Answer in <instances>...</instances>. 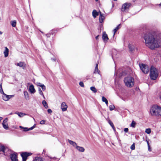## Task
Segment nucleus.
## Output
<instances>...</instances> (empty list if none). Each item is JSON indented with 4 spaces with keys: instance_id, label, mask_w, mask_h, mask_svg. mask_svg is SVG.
Wrapping results in <instances>:
<instances>
[{
    "instance_id": "nucleus-1",
    "label": "nucleus",
    "mask_w": 161,
    "mask_h": 161,
    "mask_svg": "<svg viewBox=\"0 0 161 161\" xmlns=\"http://www.w3.org/2000/svg\"><path fill=\"white\" fill-rule=\"evenodd\" d=\"M146 46L151 49L161 47V38L155 32L147 33L144 37Z\"/></svg>"
},
{
    "instance_id": "nucleus-2",
    "label": "nucleus",
    "mask_w": 161,
    "mask_h": 161,
    "mask_svg": "<svg viewBox=\"0 0 161 161\" xmlns=\"http://www.w3.org/2000/svg\"><path fill=\"white\" fill-rule=\"evenodd\" d=\"M150 113L152 116H161V107L156 105H153L150 108Z\"/></svg>"
},
{
    "instance_id": "nucleus-3",
    "label": "nucleus",
    "mask_w": 161,
    "mask_h": 161,
    "mask_svg": "<svg viewBox=\"0 0 161 161\" xmlns=\"http://www.w3.org/2000/svg\"><path fill=\"white\" fill-rule=\"evenodd\" d=\"M125 85L128 87H132L134 85V79L131 76L125 78L124 80Z\"/></svg>"
},
{
    "instance_id": "nucleus-4",
    "label": "nucleus",
    "mask_w": 161,
    "mask_h": 161,
    "mask_svg": "<svg viewBox=\"0 0 161 161\" xmlns=\"http://www.w3.org/2000/svg\"><path fill=\"white\" fill-rule=\"evenodd\" d=\"M151 78L153 80H155L158 76V72L157 69L152 66L151 67L150 71Z\"/></svg>"
},
{
    "instance_id": "nucleus-5",
    "label": "nucleus",
    "mask_w": 161,
    "mask_h": 161,
    "mask_svg": "<svg viewBox=\"0 0 161 161\" xmlns=\"http://www.w3.org/2000/svg\"><path fill=\"white\" fill-rule=\"evenodd\" d=\"M139 66L142 72L145 74H147L149 71L148 66L147 65L142 64H139Z\"/></svg>"
},
{
    "instance_id": "nucleus-6",
    "label": "nucleus",
    "mask_w": 161,
    "mask_h": 161,
    "mask_svg": "<svg viewBox=\"0 0 161 161\" xmlns=\"http://www.w3.org/2000/svg\"><path fill=\"white\" fill-rule=\"evenodd\" d=\"M131 5V4L130 3H124L122 6L121 11L124 12L126 10H128Z\"/></svg>"
},
{
    "instance_id": "nucleus-7",
    "label": "nucleus",
    "mask_w": 161,
    "mask_h": 161,
    "mask_svg": "<svg viewBox=\"0 0 161 161\" xmlns=\"http://www.w3.org/2000/svg\"><path fill=\"white\" fill-rule=\"evenodd\" d=\"M31 153L27 152L23 153L21 154V156L22 158V161H26L27 158V157L31 155Z\"/></svg>"
},
{
    "instance_id": "nucleus-8",
    "label": "nucleus",
    "mask_w": 161,
    "mask_h": 161,
    "mask_svg": "<svg viewBox=\"0 0 161 161\" xmlns=\"http://www.w3.org/2000/svg\"><path fill=\"white\" fill-rule=\"evenodd\" d=\"M128 47L130 50H138V47L135 44H129Z\"/></svg>"
},
{
    "instance_id": "nucleus-9",
    "label": "nucleus",
    "mask_w": 161,
    "mask_h": 161,
    "mask_svg": "<svg viewBox=\"0 0 161 161\" xmlns=\"http://www.w3.org/2000/svg\"><path fill=\"white\" fill-rule=\"evenodd\" d=\"M14 96V95H8L4 93L3 95V98L4 100L5 101H7L11 97H13Z\"/></svg>"
},
{
    "instance_id": "nucleus-10",
    "label": "nucleus",
    "mask_w": 161,
    "mask_h": 161,
    "mask_svg": "<svg viewBox=\"0 0 161 161\" xmlns=\"http://www.w3.org/2000/svg\"><path fill=\"white\" fill-rule=\"evenodd\" d=\"M10 157L12 161H18L16 153H14L10 155Z\"/></svg>"
},
{
    "instance_id": "nucleus-11",
    "label": "nucleus",
    "mask_w": 161,
    "mask_h": 161,
    "mask_svg": "<svg viewBox=\"0 0 161 161\" xmlns=\"http://www.w3.org/2000/svg\"><path fill=\"white\" fill-rule=\"evenodd\" d=\"M102 39L105 43L107 42L108 40L107 35L106 34L105 32H104L103 34Z\"/></svg>"
},
{
    "instance_id": "nucleus-12",
    "label": "nucleus",
    "mask_w": 161,
    "mask_h": 161,
    "mask_svg": "<svg viewBox=\"0 0 161 161\" xmlns=\"http://www.w3.org/2000/svg\"><path fill=\"white\" fill-rule=\"evenodd\" d=\"M68 106L65 102H63L61 105V108L63 111L64 112L67 110Z\"/></svg>"
},
{
    "instance_id": "nucleus-13",
    "label": "nucleus",
    "mask_w": 161,
    "mask_h": 161,
    "mask_svg": "<svg viewBox=\"0 0 161 161\" xmlns=\"http://www.w3.org/2000/svg\"><path fill=\"white\" fill-rule=\"evenodd\" d=\"M36 124H34L33 126L32 127H30L29 128H27V127H23L21 126H19V127L20 128H22V129H24V131H28V130H32V129H33L36 126Z\"/></svg>"
},
{
    "instance_id": "nucleus-14",
    "label": "nucleus",
    "mask_w": 161,
    "mask_h": 161,
    "mask_svg": "<svg viewBox=\"0 0 161 161\" xmlns=\"http://www.w3.org/2000/svg\"><path fill=\"white\" fill-rule=\"evenodd\" d=\"M29 91L31 93H34L35 92L36 90L33 85L31 84L29 88Z\"/></svg>"
},
{
    "instance_id": "nucleus-15",
    "label": "nucleus",
    "mask_w": 161,
    "mask_h": 161,
    "mask_svg": "<svg viewBox=\"0 0 161 161\" xmlns=\"http://www.w3.org/2000/svg\"><path fill=\"white\" fill-rule=\"evenodd\" d=\"M76 148L80 152H83L85 151L84 148L82 147H80L77 145Z\"/></svg>"
},
{
    "instance_id": "nucleus-16",
    "label": "nucleus",
    "mask_w": 161,
    "mask_h": 161,
    "mask_svg": "<svg viewBox=\"0 0 161 161\" xmlns=\"http://www.w3.org/2000/svg\"><path fill=\"white\" fill-rule=\"evenodd\" d=\"M100 15L99 18V22L102 23L103 22V21L105 18L104 16L100 12Z\"/></svg>"
},
{
    "instance_id": "nucleus-17",
    "label": "nucleus",
    "mask_w": 161,
    "mask_h": 161,
    "mask_svg": "<svg viewBox=\"0 0 161 161\" xmlns=\"http://www.w3.org/2000/svg\"><path fill=\"white\" fill-rule=\"evenodd\" d=\"M24 94L25 99L27 100H29V96L27 92L26 91H24Z\"/></svg>"
},
{
    "instance_id": "nucleus-18",
    "label": "nucleus",
    "mask_w": 161,
    "mask_h": 161,
    "mask_svg": "<svg viewBox=\"0 0 161 161\" xmlns=\"http://www.w3.org/2000/svg\"><path fill=\"white\" fill-rule=\"evenodd\" d=\"M68 141L70 144L72 145L74 147H76L77 145L76 143H75V142H74L69 139H68Z\"/></svg>"
},
{
    "instance_id": "nucleus-19",
    "label": "nucleus",
    "mask_w": 161,
    "mask_h": 161,
    "mask_svg": "<svg viewBox=\"0 0 161 161\" xmlns=\"http://www.w3.org/2000/svg\"><path fill=\"white\" fill-rule=\"evenodd\" d=\"M17 65L20 67H22L23 69H24V67H25V64L22 62L17 63Z\"/></svg>"
},
{
    "instance_id": "nucleus-20",
    "label": "nucleus",
    "mask_w": 161,
    "mask_h": 161,
    "mask_svg": "<svg viewBox=\"0 0 161 161\" xmlns=\"http://www.w3.org/2000/svg\"><path fill=\"white\" fill-rule=\"evenodd\" d=\"M120 25L119 24L114 30V36L115 35L116 32L120 28Z\"/></svg>"
},
{
    "instance_id": "nucleus-21",
    "label": "nucleus",
    "mask_w": 161,
    "mask_h": 161,
    "mask_svg": "<svg viewBox=\"0 0 161 161\" xmlns=\"http://www.w3.org/2000/svg\"><path fill=\"white\" fill-rule=\"evenodd\" d=\"M92 15L94 18H95L96 16L98 15V13L95 10H94L92 12Z\"/></svg>"
},
{
    "instance_id": "nucleus-22",
    "label": "nucleus",
    "mask_w": 161,
    "mask_h": 161,
    "mask_svg": "<svg viewBox=\"0 0 161 161\" xmlns=\"http://www.w3.org/2000/svg\"><path fill=\"white\" fill-rule=\"evenodd\" d=\"M98 64H96L94 71V74H96L97 73L99 74V71L98 69Z\"/></svg>"
},
{
    "instance_id": "nucleus-23",
    "label": "nucleus",
    "mask_w": 161,
    "mask_h": 161,
    "mask_svg": "<svg viewBox=\"0 0 161 161\" xmlns=\"http://www.w3.org/2000/svg\"><path fill=\"white\" fill-rule=\"evenodd\" d=\"M15 114L18 115L20 117H22L26 115L25 114L21 112H16Z\"/></svg>"
},
{
    "instance_id": "nucleus-24",
    "label": "nucleus",
    "mask_w": 161,
    "mask_h": 161,
    "mask_svg": "<svg viewBox=\"0 0 161 161\" xmlns=\"http://www.w3.org/2000/svg\"><path fill=\"white\" fill-rule=\"evenodd\" d=\"M42 103L46 108H48V106L45 100H44L42 101Z\"/></svg>"
},
{
    "instance_id": "nucleus-25",
    "label": "nucleus",
    "mask_w": 161,
    "mask_h": 161,
    "mask_svg": "<svg viewBox=\"0 0 161 161\" xmlns=\"http://www.w3.org/2000/svg\"><path fill=\"white\" fill-rule=\"evenodd\" d=\"M16 22L15 20H14L11 21V24L13 27H15L16 25Z\"/></svg>"
},
{
    "instance_id": "nucleus-26",
    "label": "nucleus",
    "mask_w": 161,
    "mask_h": 161,
    "mask_svg": "<svg viewBox=\"0 0 161 161\" xmlns=\"http://www.w3.org/2000/svg\"><path fill=\"white\" fill-rule=\"evenodd\" d=\"M91 90L94 93H95L97 92V90L95 87L92 86L90 87Z\"/></svg>"
},
{
    "instance_id": "nucleus-27",
    "label": "nucleus",
    "mask_w": 161,
    "mask_h": 161,
    "mask_svg": "<svg viewBox=\"0 0 161 161\" xmlns=\"http://www.w3.org/2000/svg\"><path fill=\"white\" fill-rule=\"evenodd\" d=\"M34 161H43L42 158L40 157H36Z\"/></svg>"
},
{
    "instance_id": "nucleus-28",
    "label": "nucleus",
    "mask_w": 161,
    "mask_h": 161,
    "mask_svg": "<svg viewBox=\"0 0 161 161\" xmlns=\"http://www.w3.org/2000/svg\"><path fill=\"white\" fill-rule=\"evenodd\" d=\"M136 122L134 121H133L130 125V126L133 128H135L136 126Z\"/></svg>"
},
{
    "instance_id": "nucleus-29",
    "label": "nucleus",
    "mask_w": 161,
    "mask_h": 161,
    "mask_svg": "<svg viewBox=\"0 0 161 161\" xmlns=\"http://www.w3.org/2000/svg\"><path fill=\"white\" fill-rule=\"evenodd\" d=\"M5 147L3 146H0V151L4 153L5 152Z\"/></svg>"
},
{
    "instance_id": "nucleus-30",
    "label": "nucleus",
    "mask_w": 161,
    "mask_h": 161,
    "mask_svg": "<svg viewBox=\"0 0 161 161\" xmlns=\"http://www.w3.org/2000/svg\"><path fill=\"white\" fill-rule=\"evenodd\" d=\"M3 127L6 130H7L8 128V126L7 124H2Z\"/></svg>"
},
{
    "instance_id": "nucleus-31",
    "label": "nucleus",
    "mask_w": 161,
    "mask_h": 161,
    "mask_svg": "<svg viewBox=\"0 0 161 161\" xmlns=\"http://www.w3.org/2000/svg\"><path fill=\"white\" fill-rule=\"evenodd\" d=\"M8 51H4L3 53L5 57H7L8 56Z\"/></svg>"
},
{
    "instance_id": "nucleus-32",
    "label": "nucleus",
    "mask_w": 161,
    "mask_h": 161,
    "mask_svg": "<svg viewBox=\"0 0 161 161\" xmlns=\"http://www.w3.org/2000/svg\"><path fill=\"white\" fill-rule=\"evenodd\" d=\"M145 132L148 134H150L151 132V130L150 128L147 129L145 130Z\"/></svg>"
},
{
    "instance_id": "nucleus-33",
    "label": "nucleus",
    "mask_w": 161,
    "mask_h": 161,
    "mask_svg": "<svg viewBox=\"0 0 161 161\" xmlns=\"http://www.w3.org/2000/svg\"><path fill=\"white\" fill-rule=\"evenodd\" d=\"M0 92L1 94H3L4 93L2 89V84H1L0 85Z\"/></svg>"
},
{
    "instance_id": "nucleus-34",
    "label": "nucleus",
    "mask_w": 161,
    "mask_h": 161,
    "mask_svg": "<svg viewBox=\"0 0 161 161\" xmlns=\"http://www.w3.org/2000/svg\"><path fill=\"white\" fill-rule=\"evenodd\" d=\"M41 87L42 88L43 91H45L46 90V87L44 84H42V85H41Z\"/></svg>"
},
{
    "instance_id": "nucleus-35",
    "label": "nucleus",
    "mask_w": 161,
    "mask_h": 161,
    "mask_svg": "<svg viewBox=\"0 0 161 161\" xmlns=\"http://www.w3.org/2000/svg\"><path fill=\"white\" fill-rule=\"evenodd\" d=\"M114 108L115 107L114 105H111L109 106V109L111 111L113 110Z\"/></svg>"
},
{
    "instance_id": "nucleus-36",
    "label": "nucleus",
    "mask_w": 161,
    "mask_h": 161,
    "mask_svg": "<svg viewBox=\"0 0 161 161\" xmlns=\"http://www.w3.org/2000/svg\"><path fill=\"white\" fill-rule=\"evenodd\" d=\"M38 90L39 92V93L41 95H43V93L40 88H38Z\"/></svg>"
},
{
    "instance_id": "nucleus-37",
    "label": "nucleus",
    "mask_w": 161,
    "mask_h": 161,
    "mask_svg": "<svg viewBox=\"0 0 161 161\" xmlns=\"http://www.w3.org/2000/svg\"><path fill=\"white\" fill-rule=\"evenodd\" d=\"M102 101L103 102H105L107 101V100L103 96L102 97Z\"/></svg>"
},
{
    "instance_id": "nucleus-38",
    "label": "nucleus",
    "mask_w": 161,
    "mask_h": 161,
    "mask_svg": "<svg viewBox=\"0 0 161 161\" xmlns=\"http://www.w3.org/2000/svg\"><path fill=\"white\" fill-rule=\"evenodd\" d=\"M130 149L132 150L135 149V145L134 143H133L130 147Z\"/></svg>"
},
{
    "instance_id": "nucleus-39",
    "label": "nucleus",
    "mask_w": 161,
    "mask_h": 161,
    "mask_svg": "<svg viewBox=\"0 0 161 161\" xmlns=\"http://www.w3.org/2000/svg\"><path fill=\"white\" fill-rule=\"evenodd\" d=\"M108 123L110 124V125L111 126V127L113 126L114 125L112 122L110 120H108Z\"/></svg>"
},
{
    "instance_id": "nucleus-40",
    "label": "nucleus",
    "mask_w": 161,
    "mask_h": 161,
    "mask_svg": "<svg viewBox=\"0 0 161 161\" xmlns=\"http://www.w3.org/2000/svg\"><path fill=\"white\" fill-rule=\"evenodd\" d=\"M45 121H46L45 120H42L40 122V123L41 125L45 124Z\"/></svg>"
},
{
    "instance_id": "nucleus-41",
    "label": "nucleus",
    "mask_w": 161,
    "mask_h": 161,
    "mask_svg": "<svg viewBox=\"0 0 161 161\" xmlns=\"http://www.w3.org/2000/svg\"><path fill=\"white\" fill-rule=\"evenodd\" d=\"M8 121V119L7 118H6L3 121V124H7V122Z\"/></svg>"
},
{
    "instance_id": "nucleus-42",
    "label": "nucleus",
    "mask_w": 161,
    "mask_h": 161,
    "mask_svg": "<svg viewBox=\"0 0 161 161\" xmlns=\"http://www.w3.org/2000/svg\"><path fill=\"white\" fill-rule=\"evenodd\" d=\"M79 85L82 87H84V85L83 82L82 81L80 82L79 83Z\"/></svg>"
},
{
    "instance_id": "nucleus-43",
    "label": "nucleus",
    "mask_w": 161,
    "mask_h": 161,
    "mask_svg": "<svg viewBox=\"0 0 161 161\" xmlns=\"http://www.w3.org/2000/svg\"><path fill=\"white\" fill-rule=\"evenodd\" d=\"M43 84H42L40 82H36V85L37 86H39L40 87H41V85H42Z\"/></svg>"
},
{
    "instance_id": "nucleus-44",
    "label": "nucleus",
    "mask_w": 161,
    "mask_h": 161,
    "mask_svg": "<svg viewBox=\"0 0 161 161\" xmlns=\"http://www.w3.org/2000/svg\"><path fill=\"white\" fill-rule=\"evenodd\" d=\"M47 112H48V113H51L52 112V110H51V109H48V110H47Z\"/></svg>"
},
{
    "instance_id": "nucleus-45",
    "label": "nucleus",
    "mask_w": 161,
    "mask_h": 161,
    "mask_svg": "<svg viewBox=\"0 0 161 161\" xmlns=\"http://www.w3.org/2000/svg\"><path fill=\"white\" fill-rule=\"evenodd\" d=\"M129 130L128 128H125L124 129V131L125 132H127Z\"/></svg>"
},
{
    "instance_id": "nucleus-46",
    "label": "nucleus",
    "mask_w": 161,
    "mask_h": 161,
    "mask_svg": "<svg viewBox=\"0 0 161 161\" xmlns=\"http://www.w3.org/2000/svg\"><path fill=\"white\" fill-rule=\"evenodd\" d=\"M112 128L113 130H114L115 131V127H114V125L113 126H112Z\"/></svg>"
},
{
    "instance_id": "nucleus-47",
    "label": "nucleus",
    "mask_w": 161,
    "mask_h": 161,
    "mask_svg": "<svg viewBox=\"0 0 161 161\" xmlns=\"http://www.w3.org/2000/svg\"><path fill=\"white\" fill-rule=\"evenodd\" d=\"M105 103L106 104L107 106H108V100L107 101L105 102Z\"/></svg>"
},
{
    "instance_id": "nucleus-48",
    "label": "nucleus",
    "mask_w": 161,
    "mask_h": 161,
    "mask_svg": "<svg viewBox=\"0 0 161 161\" xmlns=\"http://www.w3.org/2000/svg\"><path fill=\"white\" fill-rule=\"evenodd\" d=\"M98 37H99V35H98L97 36H96V39L97 40L98 39Z\"/></svg>"
},
{
    "instance_id": "nucleus-49",
    "label": "nucleus",
    "mask_w": 161,
    "mask_h": 161,
    "mask_svg": "<svg viewBox=\"0 0 161 161\" xmlns=\"http://www.w3.org/2000/svg\"><path fill=\"white\" fill-rule=\"evenodd\" d=\"M53 61H55L56 59L55 58H53L51 59Z\"/></svg>"
},
{
    "instance_id": "nucleus-50",
    "label": "nucleus",
    "mask_w": 161,
    "mask_h": 161,
    "mask_svg": "<svg viewBox=\"0 0 161 161\" xmlns=\"http://www.w3.org/2000/svg\"><path fill=\"white\" fill-rule=\"evenodd\" d=\"M5 50H8V49L7 47H5Z\"/></svg>"
},
{
    "instance_id": "nucleus-51",
    "label": "nucleus",
    "mask_w": 161,
    "mask_h": 161,
    "mask_svg": "<svg viewBox=\"0 0 161 161\" xmlns=\"http://www.w3.org/2000/svg\"><path fill=\"white\" fill-rule=\"evenodd\" d=\"M2 118L1 117H0V123L1 122V120H2Z\"/></svg>"
},
{
    "instance_id": "nucleus-52",
    "label": "nucleus",
    "mask_w": 161,
    "mask_h": 161,
    "mask_svg": "<svg viewBox=\"0 0 161 161\" xmlns=\"http://www.w3.org/2000/svg\"><path fill=\"white\" fill-rule=\"evenodd\" d=\"M3 34L2 32L0 31V35H2Z\"/></svg>"
},
{
    "instance_id": "nucleus-53",
    "label": "nucleus",
    "mask_w": 161,
    "mask_h": 161,
    "mask_svg": "<svg viewBox=\"0 0 161 161\" xmlns=\"http://www.w3.org/2000/svg\"><path fill=\"white\" fill-rule=\"evenodd\" d=\"M42 95V96L45 99V97L43 95H43Z\"/></svg>"
},
{
    "instance_id": "nucleus-54",
    "label": "nucleus",
    "mask_w": 161,
    "mask_h": 161,
    "mask_svg": "<svg viewBox=\"0 0 161 161\" xmlns=\"http://www.w3.org/2000/svg\"><path fill=\"white\" fill-rule=\"evenodd\" d=\"M98 0H95V1H96V2L97 1H98Z\"/></svg>"
},
{
    "instance_id": "nucleus-55",
    "label": "nucleus",
    "mask_w": 161,
    "mask_h": 161,
    "mask_svg": "<svg viewBox=\"0 0 161 161\" xmlns=\"http://www.w3.org/2000/svg\"><path fill=\"white\" fill-rule=\"evenodd\" d=\"M148 147H149V144H148Z\"/></svg>"
},
{
    "instance_id": "nucleus-56",
    "label": "nucleus",
    "mask_w": 161,
    "mask_h": 161,
    "mask_svg": "<svg viewBox=\"0 0 161 161\" xmlns=\"http://www.w3.org/2000/svg\"><path fill=\"white\" fill-rule=\"evenodd\" d=\"M160 5H161V3H160V4H159Z\"/></svg>"
},
{
    "instance_id": "nucleus-57",
    "label": "nucleus",
    "mask_w": 161,
    "mask_h": 161,
    "mask_svg": "<svg viewBox=\"0 0 161 161\" xmlns=\"http://www.w3.org/2000/svg\"><path fill=\"white\" fill-rule=\"evenodd\" d=\"M112 58H113V55H112Z\"/></svg>"
},
{
    "instance_id": "nucleus-58",
    "label": "nucleus",
    "mask_w": 161,
    "mask_h": 161,
    "mask_svg": "<svg viewBox=\"0 0 161 161\" xmlns=\"http://www.w3.org/2000/svg\"><path fill=\"white\" fill-rule=\"evenodd\" d=\"M114 0L115 1H117V0Z\"/></svg>"
},
{
    "instance_id": "nucleus-59",
    "label": "nucleus",
    "mask_w": 161,
    "mask_h": 161,
    "mask_svg": "<svg viewBox=\"0 0 161 161\" xmlns=\"http://www.w3.org/2000/svg\"><path fill=\"white\" fill-rule=\"evenodd\" d=\"M1 19V17H0V19Z\"/></svg>"
}]
</instances>
